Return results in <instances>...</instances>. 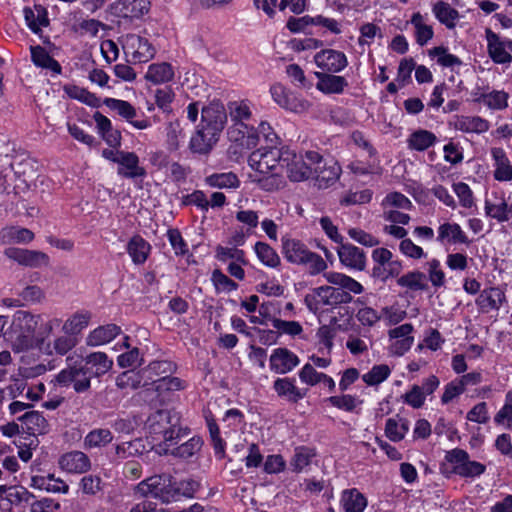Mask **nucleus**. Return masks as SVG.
Listing matches in <instances>:
<instances>
[{
	"label": "nucleus",
	"mask_w": 512,
	"mask_h": 512,
	"mask_svg": "<svg viewBox=\"0 0 512 512\" xmlns=\"http://www.w3.org/2000/svg\"><path fill=\"white\" fill-rule=\"evenodd\" d=\"M179 417L171 410H157L147 420V429L152 439L173 445L174 440L182 436V429L178 425Z\"/></svg>",
	"instance_id": "obj_2"
},
{
	"label": "nucleus",
	"mask_w": 512,
	"mask_h": 512,
	"mask_svg": "<svg viewBox=\"0 0 512 512\" xmlns=\"http://www.w3.org/2000/svg\"><path fill=\"white\" fill-rule=\"evenodd\" d=\"M4 253L9 259L16 261L20 265L31 268H38L49 264V256L41 251L8 248Z\"/></svg>",
	"instance_id": "obj_12"
},
{
	"label": "nucleus",
	"mask_w": 512,
	"mask_h": 512,
	"mask_svg": "<svg viewBox=\"0 0 512 512\" xmlns=\"http://www.w3.org/2000/svg\"><path fill=\"white\" fill-rule=\"evenodd\" d=\"M228 135L233 141L245 140L243 145L247 148H254L259 142V134L255 130L254 124L250 125L248 129H231L228 130Z\"/></svg>",
	"instance_id": "obj_52"
},
{
	"label": "nucleus",
	"mask_w": 512,
	"mask_h": 512,
	"mask_svg": "<svg viewBox=\"0 0 512 512\" xmlns=\"http://www.w3.org/2000/svg\"><path fill=\"white\" fill-rule=\"evenodd\" d=\"M315 293L319 297L322 306H337L349 303L352 300L351 294L333 286L317 287Z\"/></svg>",
	"instance_id": "obj_23"
},
{
	"label": "nucleus",
	"mask_w": 512,
	"mask_h": 512,
	"mask_svg": "<svg viewBox=\"0 0 512 512\" xmlns=\"http://www.w3.org/2000/svg\"><path fill=\"white\" fill-rule=\"evenodd\" d=\"M118 175L125 178H140L146 175V171L139 165V158L134 152H122L117 160Z\"/></svg>",
	"instance_id": "obj_18"
},
{
	"label": "nucleus",
	"mask_w": 512,
	"mask_h": 512,
	"mask_svg": "<svg viewBox=\"0 0 512 512\" xmlns=\"http://www.w3.org/2000/svg\"><path fill=\"white\" fill-rule=\"evenodd\" d=\"M437 240L441 243L447 241L452 244H470V240L461 226L449 222L439 226Z\"/></svg>",
	"instance_id": "obj_27"
},
{
	"label": "nucleus",
	"mask_w": 512,
	"mask_h": 512,
	"mask_svg": "<svg viewBox=\"0 0 512 512\" xmlns=\"http://www.w3.org/2000/svg\"><path fill=\"white\" fill-rule=\"evenodd\" d=\"M205 183L219 189H236L240 186V180L233 172L213 173L205 178Z\"/></svg>",
	"instance_id": "obj_43"
},
{
	"label": "nucleus",
	"mask_w": 512,
	"mask_h": 512,
	"mask_svg": "<svg viewBox=\"0 0 512 512\" xmlns=\"http://www.w3.org/2000/svg\"><path fill=\"white\" fill-rule=\"evenodd\" d=\"M484 209L488 217L496 219L500 223L507 222L512 218V205H508L503 198L496 197L495 201L486 199Z\"/></svg>",
	"instance_id": "obj_31"
},
{
	"label": "nucleus",
	"mask_w": 512,
	"mask_h": 512,
	"mask_svg": "<svg viewBox=\"0 0 512 512\" xmlns=\"http://www.w3.org/2000/svg\"><path fill=\"white\" fill-rule=\"evenodd\" d=\"M437 142L436 135L425 129H418L411 133L407 139V146L410 150L425 151Z\"/></svg>",
	"instance_id": "obj_37"
},
{
	"label": "nucleus",
	"mask_w": 512,
	"mask_h": 512,
	"mask_svg": "<svg viewBox=\"0 0 512 512\" xmlns=\"http://www.w3.org/2000/svg\"><path fill=\"white\" fill-rule=\"evenodd\" d=\"M34 239V233L21 227H6L0 231V240L3 243H29Z\"/></svg>",
	"instance_id": "obj_44"
},
{
	"label": "nucleus",
	"mask_w": 512,
	"mask_h": 512,
	"mask_svg": "<svg viewBox=\"0 0 512 512\" xmlns=\"http://www.w3.org/2000/svg\"><path fill=\"white\" fill-rule=\"evenodd\" d=\"M173 369V364L169 361H153L146 368L142 369V375L149 384L153 386V380L162 377V374H167Z\"/></svg>",
	"instance_id": "obj_50"
},
{
	"label": "nucleus",
	"mask_w": 512,
	"mask_h": 512,
	"mask_svg": "<svg viewBox=\"0 0 512 512\" xmlns=\"http://www.w3.org/2000/svg\"><path fill=\"white\" fill-rule=\"evenodd\" d=\"M262 190L271 192L280 189L285 184L282 172L259 174L253 179Z\"/></svg>",
	"instance_id": "obj_47"
},
{
	"label": "nucleus",
	"mask_w": 512,
	"mask_h": 512,
	"mask_svg": "<svg viewBox=\"0 0 512 512\" xmlns=\"http://www.w3.org/2000/svg\"><path fill=\"white\" fill-rule=\"evenodd\" d=\"M116 385L121 388H132L137 389L139 387H146L149 385L147 381H145L144 376L142 375V371H126L120 374L116 379Z\"/></svg>",
	"instance_id": "obj_48"
},
{
	"label": "nucleus",
	"mask_w": 512,
	"mask_h": 512,
	"mask_svg": "<svg viewBox=\"0 0 512 512\" xmlns=\"http://www.w3.org/2000/svg\"><path fill=\"white\" fill-rule=\"evenodd\" d=\"M216 258L220 262H227L228 260H233L244 265L247 264L245 252L236 247L217 246Z\"/></svg>",
	"instance_id": "obj_61"
},
{
	"label": "nucleus",
	"mask_w": 512,
	"mask_h": 512,
	"mask_svg": "<svg viewBox=\"0 0 512 512\" xmlns=\"http://www.w3.org/2000/svg\"><path fill=\"white\" fill-rule=\"evenodd\" d=\"M23 13L27 26L34 33L40 32L41 27L49 25L47 10L41 5H34L33 8L25 7Z\"/></svg>",
	"instance_id": "obj_34"
},
{
	"label": "nucleus",
	"mask_w": 512,
	"mask_h": 512,
	"mask_svg": "<svg viewBox=\"0 0 512 512\" xmlns=\"http://www.w3.org/2000/svg\"><path fill=\"white\" fill-rule=\"evenodd\" d=\"M402 271V264L399 260L391 259L384 266H374L372 269V276L382 282H385L390 277L398 276Z\"/></svg>",
	"instance_id": "obj_56"
},
{
	"label": "nucleus",
	"mask_w": 512,
	"mask_h": 512,
	"mask_svg": "<svg viewBox=\"0 0 512 512\" xmlns=\"http://www.w3.org/2000/svg\"><path fill=\"white\" fill-rule=\"evenodd\" d=\"M314 62L323 73H339L348 65L347 56L338 50L323 49L314 55Z\"/></svg>",
	"instance_id": "obj_10"
},
{
	"label": "nucleus",
	"mask_w": 512,
	"mask_h": 512,
	"mask_svg": "<svg viewBox=\"0 0 512 512\" xmlns=\"http://www.w3.org/2000/svg\"><path fill=\"white\" fill-rule=\"evenodd\" d=\"M409 430V422L405 418H389L385 425V434L393 442H399Z\"/></svg>",
	"instance_id": "obj_46"
},
{
	"label": "nucleus",
	"mask_w": 512,
	"mask_h": 512,
	"mask_svg": "<svg viewBox=\"0 0 512 512\" xmlns=\"http://www.w3.org/2000/svg\"><path fill=\"white\" fill-rule=\"evenodd\" d=\"M338 256L340 262L351 268L358 271H362L366 267V256L362 249L352 245V244H342L338 248Z\"/></svg>",
	"instance_id": "obj_17"
},
{
	"label": "nucleus",
	"mask_w": 512,
	"mask_h": 512,
	"mask_svg": "<svg viewBox=\"0 0 512 512\" xmlns=\"http://www.w3.org/2000/svg\"><path fill=\"white\" fill-rule=\"evenodd\" d=\"M53 480V474H48L47 476H34L32 477V486L45 489L48 492L53 493H67L69 490V486L64 481H55V484L51 483Z\"/></svg>",
	"instance_id": "obj_51"
},
{
	"label": "nucleus",
	"mask_w": 512,
	"mask_h": 512,
	"mask_svg": "<svg viewBox=\"0 0 512 512\" xmlns=\"http://www.w3.org/2000/svg\"><path fill=\"white\" fill-rule=\"evenodd\" d=\"M56 382L61 387L72 386L77 393H84L91 387V377L79 363L68 364L56 376Z\"/></svg>",
	"instance_id": "obj_6"
},
{
	"label": "nucleus",
	"mask_w": 512,
	"mask_h": 512,
	"mask_svg": "<svg viewBox=\"0 0 512 512\" xmlns=\"http://www.w3.org/2000/svg\"><path fill=\"white\" fill-rule=\"evenodd\" d=\"M285 148L261 147L253 151L248 159L249 166L258 174L282 172Z\"/></svg>",
	"instance_id": "obj_4"
},
{
	"label": "nucleus",
	"mask_w": 512,
	"mask_h": 512,
	"mask_svg": "<svg viewBox=\"0 0 512 512\" xmlns=\"http://www.w3.org/2000/svg\"><path fill=\"white\" fill-rule=\"evenodd\" d=\"M174 78V69L167 62L151 64L145 74V79L153 84H163Z\"/></svg>",
	"instance_id": "obj_38"
},
{
	"label": "nucleus",
	"mask_w": 512,
	"mask_h": 512,
	"mask_svg": "<svg viewBox=\"0 0 512 512\" xmlns=\"http://www.w3.org/2000/svg\"><path fill=\"white\" fill-rule=\"evenodd\" d=\"M509 95L503 90H493L489 93H481L475 101L483 103L491 110H504L508 106Z\"/></svg>",
	"instance_id": "obj_41"
},
{
	"label": "nucleus",
	"mask_w": 512,
	"mask_h": 512,
	"mask_svg": "<svg viewBox=\"0 0 512 512\" xmlns=\"http://www.w3.org/2000/svg\"><path fill=\"white\" fill-rule=\"evenodd\" d=\"M391 374V369L386 364L374 365L371 370L362 375V380L368 386H377L384 382Z\"/></svg>",
	"instance_id": "obj_57"
},
{
	"label": "nucleus",
	"mask_w": 512,
	"mask_h": 512,
	"mask_svg": "<svg viewBox=\"0 0 512 512\" xmlns=\"http://www.w3.org/2000/svg\"><path fill=\"white\" fill-rule=\"evenodd\" d=\"M410 23L415 28V39L420 46L426 45L433 38V28L431 25L426 24L425 17L420 12L412 15Z\"/></svg>",
	"instance_id": "obj_42"
},
{
	"label": "nucleus",
	"mask_w": 512,
	"mask_h": 512,
	"mask_svg": "<svg viewBox=\"0 0 512 512\" xmlns=\"http://www.w3.org/2000/svg\"><path fill=\"white\" fill-rule=\"evenodd\" d=\"M203 441L200 437H192L185 443L174 448L170 453L181 459H189L200 451Z\"/></svg>",
	"instance_id": "obj_58"
},
{
	"label": "nucleus",
	"mask_w": 512,
	"mask_h": 512,
	"mask_svg": "<svg viewBox=\"0 0 512 512\" xmlns=\"http://www.w3.org/2000/svg\"><path fill=\"white\" fill-rule=\"evenodd\" d=\"M505 301L506 296L501 288L490 287L479 293L476 304L482 312L487 313L491 310H499Z\"/></svg>",
	"instance_id": "obj_19"
},
{
	"label": "nucleus",
	"mask_w": 512,
	"mask_h": 512,
	"mask_svg": "<svg viewBox=\"0 0 512 512\" xmlns=\"http://www.w3.org/2000/svg\"><path fill=\"white\" fill-rule=\"evenodd\" d=\"M326 401L333 407L346 412H353L358 405L362 404L361 400L350 394L330 396L326 399Z\"/></svg>",
	"instance_id": "obj_60"
},
{
	"label": "nucleus",
	"mask_w": 512,
	"mask_h": 512,
	"mask_svg": "<svg viewBox=\"0 0 512 512\" xmlns=\"http://www.w3.org/2000/svg\"><path fill=\"white\" fill-rule=\"evenodd\" d=\"M283 253L287 261L294 264H302L310 251L305 244L295 239H282Z\"/></svg>",
	"instance_id": "obj_35"
},
{
	"label": "nucleus",
	"mask_w": 512,
	"mask_h": 512,
	"mask_svg": "<svg viewBox=\"0 0 512 512\" xmlns=\"http://www.w3.org/2000/svg\"><path fill=\"white\" fill-rule=\"evenodd\" d=\"M121 333V328L113 323L95 328L87 335L85 342L87 346L97 347L111 342Z\"/></svg>",
	"instance_id": "obj_21"
},
{
	"label": "nucleus",
	"mask_w": 512,
	"mask_h": 512,
	"mask_svg": "<svg viewBox=\"0 0 512 512\" xmlns=\"http://www.w3.org/2000/svg\"><path fill=\"white\" fill-rule=\"evenodd\" d=\"M227 121V113L220 103H210L202 108L201 122L189 142V149L196 154H208L218 142Z\"/></svg>",
	"instance_id": "obj_1"
},
{
	"label": "nucleus",
	"mask_w": 512,
	"mask_h": 512,
	"mask_svg": "<svg viewBox=\"0 0 512 512\" xmlns=\"http://www.w3.org/2000/svg\"><path fill=\"white\" fill-rule=\"evenodd\" d=\"M173 477L169 474L151 476L137 485V492L143 497L159 499L162 503L173 502L171 496V482Z\"/></svg>",
	"instance_id": "obj_5"
},
{
	"label": "nucleus",
	"mask_w": 512,
	"mask_h": 512,
	"mask_svg": "<svg viewBox=\"0 0 512 512\" xmlns=\"http://www.w3.org/2000/svg\"><path fill=\"white\" fill-rule=\"evenodd\" d=\"M78 343V337L63 333L62 335L55 337L52 342L47 343L45 352L50 356H65L73 350Z\"/></svg>",
	"instance_id": "obj_28"
},
{
	"label": "nucleus",
	"mask_w": 512,
	"mask_h": 512,
	"mask_svg": "<svg viewBox=\"0 0 512 512\" xmlns=\"http://www.w3.org/2000/svg\"><path fill=\"white\" fill-rule=\"evenodd\" d=\"M228 113L233 125L231 129H248L252 121L250 106L245 101H232L228 103Z\"/></svg>",
	"instance_id": "obj_16"
},
{
	"label": "nucleus",
	"mask_w": 512,
	"mask_h": 512,
	"mask_svg": "<svg viewBox=\"0 0 512 512\" xmlns=\"http://www.w3.org/2000/svg\"><path fill=\"white\" fill-rule=\"evenodd\" d=\"M31 61L37 67L47 69L55 74H60L62 67L57 60H55L44 47L40 45L31 46Z\"/></svg>",
	"instance_id": "obj_30"
},
{
	"label": "nucleus",
	"mask_w": 512,
	"mask_h": 512,
	"mask_svg": "<svg viewBox=\"0 0 512 512\" xmlns=\"http://www.w3.org/2000/svg\"><path fill=\"white\" fill-rule=\"evenodd\" d=\"M40 320V315H34L28 311L18 310L15 312L11 327L15 333H18V340L22 348L31 346L33 335Z\"/></svg>",
	"instance_id": "obj_7"
},
{
	"label": "nucleus",
	"mask_w": 512,
	"mask_h": 512,
	"mask_svg": "<svg viewBox=\"0 0 512 512\" xmlns=\"http://www.w3.org/2000/svg\"><path fill=\"white\" fill-rule=\"evenodd\" d=\"M201 485L194 479H184L179 482H171V496L173 502L180 500L182 497L193 498Z\"/></svg>",
	"instance_id": "obj_40"
},
{
	"label": "nucleus",
	"mask_w": 512,
	"mask_h": 512,
	"mask_svg": "<svg viewBox=\"0 0 512 512\" xmlns=\"http://www.w3.org/2000/svg\"><path fill=\"white\" fill-rule=\"evenodd\" d=\"M269 363L271 371L277 374H286L300 364V359L287 348H276L270 355Z\"/></svg>",
	"instance_id": "obj_13"
},
{
	"label": "nucleus",
	"mask_w": 512,
	"mask_h": 512,
	"mask_svg": "<svg viewBox=\"0 0 512 512\" xmlns=\"http://www.w3.org/2000/svg\"><path fill=\"white\" fill-rule=\"evenodd\" d=\"M255 252L258 259L266 266L275 268L280 264V258L276 251L267 243L257 242Z\"/></svg>",
	"instance_id": "obj_55"
},
{
	"label": "nucleus",
	"mask_w": 512,
	"mask_h": 512,
	"mask_svg": "<svg viewBox=\"0 0 512 512\" xmlns=\"http://www.w3.org/2000/svg\"><path fill=\"white\" fill-rule=\"evenodd\" d=\"M104 104L116 111L120 116H122L124 119H126L128 122L131 121V119L136 117V109L125 100L120 99H114V98H106L104 100Z\"/></svg>",
	"instance_id": "obj_59"
},
{
	"label": "nucleus",
	"mask_w": 512,
	"mask_h": 512,
	"mask_svg": "<svg viewBox=\"0 0 512 512\" xmlns=\"http://www.w3.org/2000/svg\"><path fill=\"white\" fill-rule=\"evenodd\" d=\"M487 53L496 64H509L512 62V40L501 37L490 28L485 30Z\"/></svg>",
	"instance_id": "obj_8"
},
{
	"label": "nucleus",
	"mask_w": 512,
	"mask_h": 512,
	"mask_svg": "<svg viewBox=\"0 0 512 512\" xmlns=\"http://www.w3.org/2000/svg\"><path fill=\"white\" fill-rule=\"evenodd\" d=\"M115 11L124 18H140L150 9L148 0H119L115 3Z\"/></svg>",
	"instance_id": "obj_24"
},
{
	"label": "nucleus",
	"mask_w": 512,
	"mask_h": 512,
	"mask_svg": "<svg viewBox=\"0 0 512 512\" xmlns=\"http://www.w3.org/2000/svg\"><path fill=\"white\" fill-rule=\"evenodd\" d=\"M153 388L156 391H178L185 388L184 382L178 377L164 375L153 380Z\"/></svg>",
	"instance_id": "obj_62"
},
{
	"label": "nucleus",
	"mask_w": 512,
	"mask_h": 512,
	"mask_svg": "<svg viewBox=\"0 0 512 512\" xmlns=\"http://www.w3.org/2000/svg\"><path fill=\"white\" fill-rule=\"evenodd\" d=\"M127 253L136 265L144 264L150 254V244L140 235H134L127 243Z\"/></svg>",
	"instance_id": "obj_29"
},
{
	"label": "nucleus",
	"mask_w": 512,
	"mask_h": 512,
	"mask_svg": "<svg viewBox=\"0 0 512 512\" xmlns=\"http://www.w3.org/2000/svg\"><path fill=\"white\" fill-rule=\"evenodd\" d=\"M59 466L68 473L82 474L90 470L91 462L84 452L75 450L63 454L59 459Z\"/></svg>",
	"instance_id": "obj_15"
},
{
	"label": "nucleus",
	"mask_w": 512,
	"mask_h": 512,
	"mask_svg": "<svg viewBox=\"0 0 512 512\" xmlns=\"http://www.w3.org/2000/svg\"><path fill=\"white\" fill-rule=\"evenodd\" d=\"M342 503L346 512H363L367 506V499L354 488L343 492Z\"/></svg>",
	"instance_id": "obj_45"
},
{
	"label": "nucleus",
	"mask_w": 512,
	"mask_h": 512,
	"mask_svg": "<svg viewBox=\"0 0 512 512\" xmlns=\"http://www.w3.org/2000/svg\"><path fill=\"white\" fill-rule=\"evenodd\" d=\"M316 336L318 338L319 352L323 353L326 350L330 354L334 345L335 330L329 325H323L317 330Z\"/></svg>",
	"instance_id": "obj_64"
},
{
	"label": "nucleus",
	"mask_w": 512,
	"mask_h": 512,
	"mask_svg": "<svg viewBox=\"0 0 512 512\" xmlns=\"http://www.w3.org/2000/svg\"><path fill=\"white\" fill-rule=\"evenodd\" d=\"M491 155L494 160L493 176L497 181H512V164L502 148H493Z\"/></svg>",
	"instance_id": "obj_26"
},
{
	"label": "nucleus",
	"mask_w": 512,
	"mask_h": 512,
	"mask_svg": "<svg viewBox=\"0 0 512 512\" xmlns=\"http://www.w3.org/2000/svg\"><path fill=\"white\" fill-rule=\"evenodd\" d=\"M113 440L109 429L98 428L91 430L84 438V447L87 449L99 448L107 445Z\"/></svg>",
	"instance_id": "obj_49"
},
{
	"label": "nucleus",
	"mask_w": 512,
	"mask_h": 512,
	"mask_svg": "<svg viewBox=\"0 0 512 512\" xmlns=\"http://www.w3.org/2000/svg\"><path fill=\"white\" fill-rule=\"evenodd\" d=\"M90 320L91 313L89 311H77L65 320L62 325V332L64 334L78 337L89 325Z\"/></svg>",
	"instance_id": "obj_32"
},
{
	"label": "nucleus",
	"mask_w": 512,
	"mask_h": 512,
	"mask_svg": "<svg viewBox=\"0 0 512 512\" xmlns=\"http://www.w3.org/2000/svg\"><path fill=\"white\" fill-rule=\"evenodd\" d=\"M431 56L437 57V62L443 67L460 66L462 61L457 56L447 52V48L443 46L434 47L429 51Z\"/></svg>",
	"instance_id": "obj_63"
},
{
	"label": "nucleus",
	"mask_w": 512,
	"mask_h": 512,
	"mask_svg": "<svg viewBox=\"0 0 512 512\" xmlns=\"http://www.w3.org/2000/svg\"><path fill=\"white\" fill-rule=\"evenodd\" d=\"M80 364L91 378L101 377L112 369L113 360L105 352L97 351L83 357Z\"/></svg>",
	"instance_id": "obj_14"
},
{
	"label": "nucleus",
	"mask_w": 512,
	"mask_h": 512,
	"mask_svg": "<svg viewBox=\"0 0 512 512\" xmlns=\"http://www.w3.org/2000/svg\"><path fill=\"white\" fill-rule=\"evenodd\" d=\"M286 170L287 177L293 182H301L312 176L302 154H296L293 150L285 148L282 159V171Z\"/></svg>",
	"instance_id": "obj_9"
},
{
	"label": "nucleus",
	"mask_w": 512,
	"mask_h": 512,
	"mask_svg": "<svg viewBox=\"0 0 512 512\" xmlns=\"http://www.w3.org/2000/svg\"><path fill=\"white\" fill-rule=\"evenodd\" d=\"M125 48L131 53L133 61L138 63H146L156 54V49L149 40L136 34L126 37Z\"/></svg>",
	"instance_id": "obj_11"
},
{
	"label": "nucleus",
	"mask_w": 512,
	"mask_h": 512,
	"mask_svg": "<svg viewBox=\"0 0 512 512\" xmlns=\"http://www.w3.org/2000/svg\"><path fill=\"white\" fill-rule=\"evenodd\" d=\"M315 451L306 446L295 448L294 456L291 460V466L294 472H301L305 467L310 465L312 459L315 457Z\"/></svg>",
	"instance_id": "obj_53"
},
{
	"label": "nucleus",
	"mask_w": 512,
	"mask_h": 512,
	"mask_svg": "<svg viewBox=\"0 0 512 512\" xmlns=\"http://www.w3.org/2000/svg\"><path fill=\"white\" fill-rule=\"evenodd\" d=\"M336 73L315 72L318 79L316 88L325 94H340L348 86L347 80Z\"/></svg>",
	"instance_id": "obj_22"
},
{
	"label": "nucleus",
	"mask_w": 512,
	"mask_h": 512,
	"mask_svg": "<svg viewBox=\"0 0 512 512\" xmlns=\"http://www.w3.org/2000/svg\"><path fill=\"white\" fill-rule=\"evenodd\" d=\"M445 460L452 465L449 469L446 464L441 465V471L444 474H456L463 478H474L482 475L486 467L484 464L471 461L469 454L459 448L446 452Z\"/></svg>",
	"instance_id": "obj_3"
},
{
	"label": "nucleus",
	"mask_w": 512,
	"mask_h": 512,
	"mask_svg": "<svg viewBox=\"0 0 512 512\" xmlns=\"http://www.w3.org/2000/svg\"><path fill=\"white\" fill-rule=\"evenodd\" d=\"M206 423L212 440L215 455L222 459L225 456L226 442L220 436V429L212 416H206Z\"/></svg>",
	"instance_id": "obj_54"
},
{
	"label": "nucleus",
	"mask_w": 512,
	"mask_h": 512,
	"mask_svg": "<svg viewBox=\"0 0 512 512\" xmlns=\"http://www.w3.org/2000/svg\"><path fill=\"white\" fill-rule=\"evenodd\" d=\"M432 12L435 18L448 29H454L459 19V12L445 1H437L433 4Z\"/></svg>",
	"instance_id": "obj_36"
},
{
	"label": "nucleus",
	"mask_w": 512,
	"mask_h": 512,
	"mask_svg": "<svg viewBox=\"0 0 512 512\" xmlns=\"http://www.w3.org/2000/svg\"><path fill=\"white\" fill-rule=\"evenodd\" d=\"M22 423L23 429L29 434H44L47 432L48 422L38 411H26L17 418Z\"/></svg>",
	"instance_id": "obj_33"
},
{
	"label": "nucleus",
	"mask_w": 512,
	"mask_h": 512,
	"mask_svg": "<svg viewBox=\"0 0 512 512\" xmlns=\"http://www.w3.org/2000/svg\"><path fill=\"white\" fill-rule=\"evenodd\" d=\"M397 284L412 291H426L429 288L427 276L418 270L402 275L397 279Z\"/></svg>",
	"instance_id": "obj_39"
},
{
	"label": "nucleus",
	"mask_w": 512,
	"mask_h": 512,
	"mask_svg": "<svg viewBox=\"0 0 512 512\" xmlns=\"http://www.w3.org/2000/svg\"><path fill=\"white\" fill-rule=\"evenodd\" d=\"M454 128L463 133L482 134L490 129V123L480 116L460 115L455 117Z\"/></svg>",
	"instance_id": "obj_25"
},
{
	"label": "nucleus",
	"mask_w": 512,
	"mask_h": 512,
	"mask_svg": "<svg viewBox=\"0 0 512 512\" xmlns=\"http://www.w3.org/2000/svg\"><path fill=\"white\" fill-rule=\"evenodd\" d=\"M273 389L277 395L288 402L297 403L306 396L307 390H302L295 385L294 378H277L273 383Z\"/></svg>",
	"instance_id": "obj_20"
}]
</instances>
